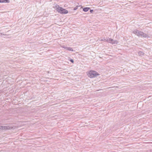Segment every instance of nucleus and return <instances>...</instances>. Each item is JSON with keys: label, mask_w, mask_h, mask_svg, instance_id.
<instances>
[{"label": "nucleus", "mask_w": 152, "mask_h": 152, "mask_svg": "<svg viewBox=\"0 0 152 152\" xmlns=\"http://www.w3.org/2000/svg\"><path fill=\"white\" fill-rule=\"evenodd\" d=\"M133 33L138 37H141L145 38L149 37L147 34L137 30H136L133 31Z\"/></svg>", "instance_id": "nucleus-1"}, {"label": "nucleus", "mask_w": 152, "mask_h": 152, "mask_svg": "<svg viewBox=\"0 0 152 152\" xmlns=\"http://www.w3.org/2000/svg\"><path fill=\"white\" fill-rule=\"evenodd\" d=\"M53 7L57 12L61 14H66L68 12V11L67 10L62 7H60L59 5L57 4L55 5Z\"/></svg>", "instance_id": "nucleus-2"}, {"label": "nucleus", "mask_w": 152, "mask_h": 152, "mask_svg": "<svg viewBox=\"0 0 152 152\" xmlns=\"http://www.w3.org/2000/svg\"><path fill=\"white\" fill-rule=\"evenodd\" d=\"M87 73L88 76L91 78L95 77L99 75V74L96 72L92 70L89 71Z\"/></svg>", "instance_id": "nucleus-3"}, {"label": "nucleus", "mask_w": 152, "mask_h": 152, "mask_svg": "<svg viewBox=\"0 0 152 152\" xmlns=\"http://www.w3.org/2000/svg\"><path fill=\"white\" fill-rule=\"evenodd\" d=\"M106 41L112 44H117L118 43V41L117 40H113L111 38H109L106 40Z\"/></svg>", "instance_id": "nucleus-4"}, {"label": "nucleus", "mask_w": 152, "mask_h": 152, "mask_svg": "<svg viewBox=\"0 0 152 152\" xmlns=\"http://www.w3.org/2000/svg\"><path fill=\"white\" fill-rule=\"evenodd\" d=\"M11 127L9 126H0V129H10Z\"/></svg>", "instance_id": "nucleus-5"}, {"label": "nucleus", "mask_w": 152, "mask_h": 152, "mask_svg": "<svg viewBox=\"0 0 152 152\" xmlns=\"http://www.w3.org/2000/svg\"><path fill=\"white\" fill-rule=\"evenodd\" d=\"M61 47L63 48H64L66 50H67L72 51H73L72 48L70 47H65L63 46H61Z\"/></svg>", "instance_id": "nucleus-6"}, {"label": "nucleus", "mask_w": 152, "mask_h": 152, "mask_svg": "<svg viewBox=\"0 0 152 152\" xmlns=\"http://www.w3.org/2000/svg\"><path fill=\"white\" fill-rule=\"evenodd\" d=\"M10 1L8 0H0V3H9Z\"/></svg>", "instance_id": "nucleus-7"}, {"label": "nucleus", "mask_w": 152, "mask_h": 152, "mask_svg": "<svg viewBox=\"0 0 152 152\" xmlns=\"http://www.w3.org/2000/svg\"><path fill=\"white\" fill-rule=\"evenodd\" d=\"M138 54L139 56H142L144 55V53L142 51H140L138 52Z\"/></svg>", "instance_id": "nucleus-8"}, {"label": "nucleus", "mask_w": 152, "mask_h": 152, "mask_svg": "<svg viewBox=\"0 0 152 152\" xmlns=\"http://www.w3.org/2000/svg\"><path fill=\"white\" fill-rule=\"evenodd\" d=\"M89 8L85 7L83 8V10L84 12H86L89 10Z\"/></svg>", "instance_id": "nucleus-9"}, {"label": "nucleus", "mask_w": 152, "mask_h": 152, "mask_svg": "<svg viewBox=\"0 0 152 152\" xmlns=\"http://www.w3.org/2000/svg\"><path fill=\"white\" fill-rule=\"evenodd\" d=\"M70 61L72 62V63H73L74 62V61L73 59H71L70 60Z\"/></svg>", "instance_id": "nucleus-10"}, {"label": "nucleus", "mask_w": 152, "mask_h": 152, "mask_svg": "<svg viewBox=\"0 0 152 152\" xmlns=\"http://www.w3.org/2000/svg\"><path fill=\"white\" fill-rule=\"evenodd\" d=\"M106 40L105 39V38H103L102 39L100 40L101 41H103V40Z\"/></svg>", "instance_id": "nucleus-11"}, {"label": "nucleus", "mask_w": 152, "mask_h": 152, "mask_svg": "<svg viewBox=\"0 0 152 152\" xmlns=\"http://www.w3.org/2000/svg\"><path fill=\"white\" fill-rule=\"evenodd\" d=\"M93 10H90V12H91H91H93Z\"/></svg>", "instance_id": "nucleus-12"}, {"label": "nucleus", "mask_w": 152, "mask_h": 152, "mask_svg": "<svg viewBox=\"0 0 152 152\" xmlns=\"http://www.w3.org/2000/svg\"><path fill=\"white\" fill-rule=\"evenodd\" d=\"M0 34H1L2 35H4V34H3V33H0Z\"/></svg>", "instance_id": "nucleus-13"}, {"label": "nucleus", "mask_w": 152, "mask_h": 152, "mask_svg": "<svg viewBox=\"0 0 152 152\" xmlns=\"http://www.w3.org/2000/svg\"><path fill=\"white\" fill-rule=\"evenodd\" d=\"M77 9V8H74V10H76V9Z\"/></svg>", "instance_id": "nucleus-14"}]
</instances>
